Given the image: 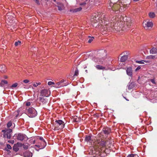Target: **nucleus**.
<instances>
[{"mask_svg": "<svg viewBox=\"0 0 157 157\" xmlns=\"http://www.w3.org/2000/svg\"><path fill=\"white\" fill-rule=\"evenodd\" d=\"M119 19V18H117L116 17H113L110 20L111 25V26H112V25L113 26L111 28L112 29H113L114 28H113V27H114V28L117 31H120L121 29L123 31H127L129 30V28H130L132 24L130 18L126 16H125L124 17L121 16H120L119 17L120 21H122V23H124V26L123 27H122V28L121 29V28L120 27L119 28H118V27L117 25L114 26V24L115 25L117 22L120 21Z\"/></svg>", "mask_w": 157, "mask_h": 157, "instance_id": "nucleus-1", "label": "nucleus"}, {"mask_svg": "<svg viewBox=\"0 0 157 157\" xmlns=\"http://www.w3.org/2000/svg\"><path fill=\"white\" fill-rule=\"evenodd\" d=\"M112 140L111 139L108 138L105 140L102 138L97 139L93 143V146L94 149L98 151H103L107 149V148L111 147L112 144Z\"/></svg>", "mask_w": 157, "mask_h": 157, "instance_id": "nucleus-2", "label": "nucleus"}, {"mask_svg": "<svg viewBox=\"0 0 157 157\" xmlns=\"http://www.w3.org/2000/svg\"><path fill=\"white\" fill-rule=\"evenodd\" d=\"M129 6V4H123L120 2H117L116 3H109L108 8L113 11L118 13L124 10V9Z\"/></svg>", "mask_w": 157, "mask_h": 157, "instance_id": "nucleus-3", "label": "nucleus"}, {"mask_svg": "<svg viewBox=\"0 0 157 157\" xmlns=\"http://www.w3.org/2000/svg\"><path fill=\"white\" fill-rule=\"evenodd\" d=\"M105 17L103 14H94L93 15L91 20L92 24L98 22H100V21H102L105 20Z\"/></svg>", "mask_w": 157, "mask_h": 157, "instance_id": "nucleus-4", "label": "nucleus"}, {"mask_svg": "<svg viewBox=\"0 0 157 157\" xmlns=\"http://www.w3.org/2000/svg\"><path fill=\"white\" fill-rule=\"evenodd\" d=\"M3 133V137L5 139H10L12 136L13 132L12 129L10 128H5L2 131Z\"/></svg>", "mask_w": 157, "mask_h": 157, "instance_id": "nucleus-5", "label": "nucleus"}, {"mask_svg": "<svg viewBox=\"0 0 157 157\" xmlns=\"http://www.w3.org/2000/svg\"><path fill=\"white\" fill-rule=\"evenodd\" d=\"M25 112L26 114L30 117H34L37 114L36 110L33 107H27Z\"/></svg>", "mask_w": 157, "mask_h": 157, "instance_id": "nucleus-6", "label": "nucleus"}, {"mask_svg": "<svg viewBox=\"0 0 157 157\" xmlns=\"http://www.w3.org/2000/svg\"><path fill=\"white\" fill-rule=\"evenodd\" d=\"M13 139L15 140H17L20 141L25 140L27 139V136L21 133L15 134L13 136Z\"/></svg>", "mask_w": 157, "mask_h": 157, "instance_id": "nucleus-7", "label": "nucleus"}, {"mask_svg": "<svg viewBox=\"0 0 157 157\" xmlns=\"http://www.w3.org/2000/svg\"><path fill=\"white\" fill-rule=\"evenodd\" d=\"M54 126L56 130H60L64 128L65 124L62 120H58L55 121Z\"/></svg>", "mask_w": 157, "mask_h": 157, "instance_id": "nucleus-8", "label": "nucleus"}, {"mask_svg": "<svg viewBox=\"0 0 157 157\" xmlns=\"http://www.w3.org/2000/svg\"><path fill=\"white\" fill-rule=\"evenodd\" d=\"M143 26L146 29L151 28L153 26V23L151 21H145L143 22Z\"/></svg>", "mask_w": 157, "mask_h": 157, "instance_id": "nucleus-9", "label": "nucleus"}, {"mask_svg": "<svg viewBox=\"0 0 157 157\" xmlns=\"http://www.w3.org/2000/svg\"><path fill=\"white\" fill-rule=\"evenodd\" d=\"M41 94L42 96L48 97L50 95V92L48 90L44 89L41 91Z\"/></svg>", "mask_w": 157, "mask_h": 157, "instance_id": "nucleus-10", "label": "nucleus"}, {"mask_svg": "<svg viewBox=\"0 0 157 157\" xmlns=\"http://www.w3.org/2000/svg\"><path fill=\"white\" fill-rule=\"evenodd\" d=\"M64 80H62L60 82H57L56 84H55V85L54 86V87L56 88H59L62 86H66V85L65 84L63 83Z\"/></svg>", "mask_w": 157, "mask_h": 157, "instance_id": "nucleus-11", "label": "nucleus"}, {"mask_svg": "<svg viewBox=\"0 0 157 157\" xmlns=\"http://www.w3.org/2000/svg\"><path fill=\"white\" fill-rule=\"evenodd\" d=\"M38 144L37 145H36L35 146H36L38 148H40V149H43L44 148L46 145V142L44 141L43 142L42 144H41L40 142H38L37 143Z\"/></svg>", "mask_w": 157, "mask_h": 157, "instance_id": "nucleus-12", "label": "nucleus"}, {"mask_svg": "<svg viewBox=\"0 0 157 157\" xmlns=\"http://www.w3.org/2000/svg\"><path fill=\"white\" fill-rule=\"evenodd\" d=\"M55 6L58 7V10L60 11H62L63 9H64V6L63 4L61 3H57Z\"/></svg>", "mask_w": 157, "mask_h": 157, "instance_id": "nucleus-13", "label": "nucleus"}, {"mask_svg": "<svg viewBox=\"0 0 157 157\" xmlns=\"http://www.w3.org/2000/svg\"><path fill=\"white\" fill-rule=\"evenodd\" d=\"M126 73L127 75L130 76H132V68L130 67H128L126 70Z\"/></svg>", "mask_w": 157, "mask_h": 157, "instance_id": "nucleus-14", "label": "nucleus"}, {"mask_svg": "<svg viewBox=\"0 0 157 157\" xmlns=\"http://www.w3.org/2000/svg\"><path fill=\"white\" fill-rule=\"evenodd\" d=\"M102 131L105 135L109 134L111 132L110 128L108 127L103 128Z\"/></svg>", "mask_w": 157, "mask_h": 157, "instance_id": "nucleus-15", "label": "nucleus"}, {"mask_svg": "<svg viewBox=\"0 0 157 157\" xmlns=\"http://www.w3.org/2000/svg\"><path fill=\"white\" fill-rule=\"evenodd\" d=\"M7 71L6 67L4 65H0V71L2 73H4Z\"/></svg>", "mask_w": 157, "mask_h": 157, "instance_id": "nucleus-16", "label": "nucleus"}, {"mask_svg": "<svg viewBox=\"0 0 157 157\" xmlns=\"http://www.w3.org/2000/svg\"><path fill=\"white\" fill-rule=\"evenodd\" d=\"M85 141L87 142L91 143L92 142L93 140L91 139V137L89 135L86 136L85 139Z\"/></svg>", "mask_w": 157, "mask_h": 157, "instance_id": "nucleus-17", "label": "nucleus"}, {"mask_svg": "<svg viewBox=\"0 0 157 157\" xmlns=\"http://www.w3.org/2000/svg\"><path fill=\"white\" fill-rule=\"evenodd\" d=\"M23 155L25 157H32V153L29 151H26L23 153Z\"/></svg>", "mask_w": 157, "mask_h": 157, "instance_id": "nucleus-18", "label": "nucleus"}, {"mask_svg": "<svg viewBox=\"0 0 157 157\" xmlns=\"http://www.w3.org/2000/svg\"><path fill=\"white\" fill-rule=\"evenodd\" d=\"M82 9V8L81 7H79V8H75V9H72L70 10V12H72L73 13L79 11H80Z\"/></svg>", "mask_w": 157, "mask_h": 157, "instance_id": "nucleus-19", "label": "nucleus"}, {"mask_svg": "<svg viewBox=\"0 0 157 157\" xmlns=\"http://www.w3.org/2000/svg\"><path fill=\"white\" fill-rule=\"evenodd\" d=\"M151 54H157V49L155 48H153L150 51Z\"/></svg>", "mask_w": 157, "mask_h": 157, "instance_id": "nucleus-20", "label": "nucleus"}, {"mask_svg": "<svg viewBox=\"0 0 157 157\" xmlns=\"http://www.w3.org/2000/svg\"><path fill=\"white\" fill-rule=\"evenodd\" d=\"M40 101L42 104H45L47 103V101L46 99L43 98H40Z\"/></svg>", "mask_w": 157, "mask_h": 157, "instance_id": "nucleus-21", "label": "nucleus"}, {"mask_svg": "<svg viewBox=\"0 0 157 157\" xmlns=\"http://www.w3.org/2000/svg\"><path fill=\"white\" fill-rule=\"evenodd\" d=\"M128 58V56L127 55H125L123 56L121 59V61L122 62H124L126 61Z\"/></svg>", "mask_w": 157, "mask_h": 157, "instance_id": "nucleus-22", "label": "nucleus"}, {"mask_svg": "<svg viewBox=\"0 0 157 157\" xmlns=\"http://www.w3.org/2000/svg\"><path fill=\"white\" fill-rule=\"evenodd\" d=\"M30 143H32L33 144H34L35 143L37 144L38 142H39L37 139L36 137L34 139H32L30 140Z\"/></svg>", "mask_w": 157, "mask_h": 157, "instance_id": "nucleus-23", "label": "nucleus"}, {"mask_svg": "<svg viewBox=\"0 0 157 157\" xmlns=\"http://www.w3.org/2000/svg\"><path fill=\"white\" fill-rule=\"evenodd\" d=\"M7 83L8 82L6 80H2L0 84V86H1L3 87L4 84H7Z\"/></svg>", "mask_w": 157, "mask_h": 157, "instance_id": "nucleus-24", "label": "nucleus"}, {"mask_svg": "<svg viewBox=\"0 0 157 157\" xmlns=\"http://www.w3.org/2000/svg\"><path fill=\"white\" fill-rule=\"evenodd\" d=\"M96 67L97 69L100 70L104 69L105 68V67L100 65H97L96 66Z\"/></svg>", "mask_w": 157, "mask_h": 157, "instance_id": "nucleus-25", "label": "nucleus"}, {"mask_svg": "<svg viewBox=\"0 0 157 157\" xmlns=\"http://www.w3.org/2000/svg\"><path fill=\"white\" fill-rule=\"evenodd\" d=\"M36 138L37 139L38 141H39V140H40L41 141V142H40L42 144L43 142L44 141V142H45L44 139L42 137H40L39 136H37L36 137Z\"/></svg>", "mask_w": 157, "mask_h": 157, "instance_id": "nucleus-26", "label": "nucleus"}, {"mask_svg": "<svg viewBox=\"0 0 157 157\" xmlns=\"http://www.w3.org/2000/svg\"><path fill=\"white\" fill-rule=\"evenodd\" d=\"M148 14L150 17L151 18H154L155 17V14L153 12H150Z\"/></svg>", "mask_w": 157, "mask_h": 157, "instance_id": "nucleus-27", "label": "nucleus"}, {"mask_svg": "<svg viewBox=\"0 0 157 157\" xmlns=\"http://www.w3.org/2000/svg\"><path fill=\"white\" fill-rule=\"evenodd\" d=\"M155 56L150 55L146 57V59H154L155 58Z\"/></svg>", "mask_w": 157, "mask_h": 157, "instance_id": "nucleus-28", "label": "nucleus"}, {"mask_svg": "<svg viewBox=\"0 0 157 157\" xmlns=\"http://www.w3.org/2000/svg\"><path fill=\"white\" fill-rule=\"evenodd\" d=\"M12 122L11 121H9L7 124V127L9 128L12 125Z\"/></svg>", "mask_w": 157, "mask_h": 157, "instance_id": "nucleus-29", "label": "nucleus"}, {"mask_svg": "<svg viewBox=\"0 0 157 157\" xmlns=\"http://www.w3.org/2000/svg\"><path fill=\"white\" fill-rule=\"evenodd\" d=\"M120 2L119 0H110L109 3L115 4L117 2Z\"/></svg>", "mask_w": 157, "mask_h": 157, "instance_id": "nucleus-30", "label": "nucleus"}, {"mask_svg": "<svg viewBox=\"0 0 157 157\" xmlns=\"http://www.w3.org/2000/svg\"><path fill=\"white\" fill-rule=\"evenodd\" d=\"M18 84L16 82L13 84L11 86L10 88H11L13 89V88L16 87L17 86Z\"/></svg>", "mask_w": 157, "mask_h": 157, "instance_id": "nucleus-31", "label": "nucleus"}, {"mask_svg": "<svg viewBox=\"0 0 157 157\" xmlns=\"http://www.w3.org/2000/svg\"><path fill=\"white\" fill-rule=\"evenodd\" d=\"M78 75V69L76 68V70H75V73L74 75V76H77Z\"/></svg>", "mask_w": 157, "mask_h": 157, "instance_id": "nucleus-32", "label": "nucleus"}, {"mask_svg": "<svg viewBox=\"0 0 157 157\" xmlns=\"http://www.w3.org/2000/svg\"><path fill=\"white\" fill-rule=\"evenodd\" d=\"M89 37H90V39L88 40V42L89 43H90L93 40L94 38L93 37H90V36H89Z\"/></svg>", "mask_w": 157, "mask_h": 157, "instance_id": "nucleus-33", "label": "nucleus"}, {"mask_svg": "<svg viewBox=\"0 0 157 157\" xmlns=\"http://www.w3.org/2000/svg\"><path fill=\"white\" fill-rule=\"evenodd\" d=\"M41 84V83L39 82L38 83H36V84L33 83V85L34 86L36 87L38 85H40Z\"/></svg>", "mask_w": 157, "mask_h": 157, "instance_id": "nucleus-34", "label": "nucleus"}, {"mask_svg": "<svg viewBox=\"0 0 157 157\" xmlns=\"http://www.w3.org/2000/svg\"><path fill=\"white\" fill-rule=\"evenodd\" d=\"M21 44V42L19 41H18L17 42H16L15 43V46H17L19 45H20Z\"/></svg>", "mask_w": 157, "mask_h": 157, "instance_id": "nucleus-35", "label": "nucleus"}, {"mask_svg": "<svg viewBox=\"0 0 157 157\" xmlns=\"http://www.w3.org/2000/svg\"><path fill=\"white\" fill-rule=\"evenodd\" d=\"M55 84L54 82L51 81L48 82V85L49 86L51 85H54V86H55Z\"/></svg>", "mask_w": 157, "mask_h": 157, "instance_id": "nucleus-36", "label": "nucleus"}, {"mask_svg": "<svg viewBox=\"0 0 157 157\" xmlns=\"http://www.w3.org/2000/svg\"><path fill=\"white\" fill-rule=\"evenodd\" d=\"M23 148L25 149H27L28 148V146L26 145H23Z\"/></svg>", "mask_w": 157, "mask_h": 157, "instance_id": "nucleus-37", "label": "nucleus"}, {"mask_svg": "<svg viewBox=\"0 0 157 157\" xmlns=\"http://www.w3.org/2000/svg\"><path fill=\"white\" fill-rule=\"evenodd\" d=\"M150 80L152 83L156 84V82L154 79H151Z\"/></svg>", "mask_w": 157, "mask_h": 157, "instance_id": "nucleus-38", "label": "nucleus"}, {"mask_svg": "<svg viewBox=\"0 0 157 157\" xmlns=\"http://www.w3.org/2000/svg\"><path fill=\"white\" fill-rule=\"evenodd\" d=\"M136 62L140 63V64H144V62H143V61H136Z\"/></svg>", "mask_w": 157, "mask_h": 157, "instance_id": "nucleus-39", "label": "nucleus"}, {"mask_svg": "<svg viewBox=\"0 0 157 157\" xmlns=\"http://www.w3.org/2000/svg\"><path fill=\"white\" fill-rule=\"evenodd\" d=\"M6 147L7 148L9 149H11L12 148V147L9 144H7Z\"/></svg>", "mask_w": 157, "mask_h": 157, "instance_id": "nucleus-40", "label": "nucleus"}, {"mask_svg": "<svg viewBox=\"0 0 157 157\" xmlns=\"http://www.w3.org/2000/svg\"><path fill=\"white\" fill-rule=\"evenodd\" d=\"M23 82L25 83H28L29 82V80L28 79H25L23 80Z\"/></svg>", "mask_w": 157, "mask_h": 157, "instance_id": "nucleus-41", "label": "nucleus"}, {"mask_svg": "<svg viewBox=\"0 0 157 157\" xmlns=\"http://www.w3.org/2000/svg\"><path fill=\"white\" fill-rule=\"evenodd\" d=\"M134 155L133 154H130L128 155L127 157H133Z\"/></svg>", "mask_w": 157, "mask_h": 157, "instance_id": "nucleus-42", "label": "nucleus"}, {"mask_svg": "<svg viewBox=\"0 0 157 157\" xmlns=\"http://www.w3.org/2000/svg\"><path fill=\"white\" fill-rule=\"evenodd\" d=\"M31 104V103L30 102H28L26 103V105L27 106H29Z\"/></svg>", "mask_w": 157, "mask_h": 157, "instance_id": "nucleus-43", "label": "nucleus"}, {"mask_svg": "<svg viewBox=\"0 0 157 157\" xmlns=\"http://www.w3.org/2000/svg\"><path fill=\"white\" fill-rule=\"evenodd\" d=\"M141 68L140 67V66H138L136 69V71H137Z\"/></svg>", "mask_w": 157, "mask_h": 157, "instance_id": "nucleus-44", "label": "nucleus"}, {"mask_svg": "<svg viewBox=\"0 0 157 157\" xmlns=\"http://www.w3.org/2000/svg\"><path fill=\"white\" fill-rule=\"evenodd\" d=\"M8 142H9V143H10L12 144H13L14 143V141L13 140H9L8 141Z\"/></svg>", "mask_w": 157, "mask_h": 157, "instance_id": "nucleus-45", "label": "nucleus"}, {"mask_svg": "<svg viewBox=\"0 0 157 157\" xmlns=\"http://www.w3.org/2000/svg\"><path fill=\"white\" fill-rule=\"evenodd\" d=\"M36 3L38 5H40V3L39 2V0H35Z\"/></svg>", "mask_w": 157, "mask_h": 157, "instance_id": "nucleus-46", "label": "nucleus"}, {"mask_svg": "<svg viewBox=\"0 0 157 157\" xmlns=\"http://www.w3.org/2000/svg\"><path fill=\"white\" fill-rule=\"evenodd\" d=\"M17 113L18 114L17 115H16V117H17V116H18V115L19 114V113L20 112V110L19 109L17 110Z\"/></svg>", "mask_w": 157, "mask_h": 157, "instance_id": "nucleus-47", "label": "nucleus"}, {"mask_svg": "<svg viewBox=\"0 0 157 157\" xmlns=\"http://www.w3.org/2000/svg\"><path fill=\"white\" fill-rule=\"evenodd\" d=\"M133 157H139L138 155L136 154L134 155V156Z\"/></svg>", "mask_w": 157, "mask_h": 157, "instance_id": "nucleus-48", "label": "nucleus"}, {"mask_svg": "<svg viewBox=\"0 0 157 157\" xmlns=\"http://www.w3.org/2000/svg\"><path fill=\"white\" fill-rule=\"evenodd\" d=\"M85 4H86L85 3H82L80 4V5H85Z\"/></svg>", "mask_w": 157, "mask_h": 157, "instance_id": "nucleus-49", "label": "nucleus"}, {"mask_svg": "<svg viewBox=\"0 0 157 157\" xmlns=\"http://www.w3.org/2000/svg\"><path fill=\"white\" fill-rule=\"evenodd\" d=\"M74 119L75 121V122H78V120H77V118H74Z\"/></svg>", "mask_w": 157, "mask_h": 157, "instance_id": "nucleus-50", "label": "nucleus"}, {"mask_svg": "<svg viewBox=\"0 0 157 157\" xmlns=\"http://www.w3.org/2000/svg\"><path fill=\"white\" fill-rule=\"evenodd\" d=\"M104 60V59H103L101 61H99L100 63H102L103 61Z\"/></svg>", "mask_w": 157, "mask_h": 157, "instance_id": "nucleus-51", "label": "nucleus"}, {"mask_svg": "<svg viewBox=\"0 0 157 157\" xmlns=\"http://www.w3.org/2000/svg\"><path fill=\"white\" fill-rule=\"evenodd\" d=\"M130 85H129L128 86V89H131V88H130Z\"/></svg>", "mask_w": 157, "mask_h": 157, "instance_id": "nucleus-52", "label": "nucleus"}, {"mask_svg": "<svg viewBox=\"0 0 157 157\" xmlns=\"http://www.w3.org/2000/svg\"><path fill=\"white\" fill-rule=\"evenodd\" d=\"M144 61L146 63H147L148 62V61Z\"/></svg>", "mask_w": 157, "mask_h": 157, "instance_id": "nucleus-53", "label": "nucleus"}, {"mask_svg": "<svg viewBox=\"0 0 157 157\" xmlns=\"http://www.w3.org/2000/svg\"><path fill=\"white\" fill-rule=\"evenodd\" d=\"M7 78V76H6L5 77V78Z\"/></svg>", "mask_w": 157, "mask_h": 157, "instance_id": "nucleus-54", "label": "nucleus"}, {"mask_svg": "<svg viewBox=\"0 0 157 157\" xmlns=\"http://www.w3.org/2000/svg\"><path fill=\"white\" fill-rule=\"evenodd\" d=\"M7 17H8V19L9 18V17H8V15H7Z\"/></svg>", "mask_w": 157, "mask_h": 157, "instance_id": "nucleus-55", "label": "nucleus"}, {"mask_svg": "<svg viewBox=\"0 0 157 157\" xmlns=\"http://www.w3.org/2000/svg\"><path fill=\"white\" fill-rule=\"evenodd\" d=\"M53 1H54V2H56V0H53Z\"/></svg>", "mask_w": 157, "mask_h": 157, "instance_id": "nucleus-56", "label": "nucleus"}, {"mask_svg": "<svg viewBox=\"0 0 157 157\" xmlns=\"http://www.w3.org/2000/svg\"><path fill=\"white\" fill-rule=\"evenodd\" d=\"M7 21H8L9 22H10V21H9V20H8V19L7 20Z\"/></svg>", "mask_w": 157, "mask_h": 157, "instance_id": "nucleus-57", "label": "nucleus"}, {"mask_svg": "<svg viewBox=\"0 0 157 157\" xmlns=\"http://www.w3.org/2000/svg\"><path fill=\"white\" fill-rule=\"evenodd\" d=\"M126 99L127 101H129V100H128V99Z\"/></svg>", "mask_w": 157, "mask_h": 157, "instance_id": "nucleus-58", "label": "nucleus"}, {"mask_svg": "<svg viewBox=\"0 0 157 157\" xmlns=\"http://www.w3.org/2000/svg\"><path fill=\"white\" fill-rule=\"evenodd\" d=\"M86 72H87V70H86Z\"/></svg>", "mask_w": 157, "mask_h": 157, "instance_id": "nucleus-59", "label": "nucleus"}]
</instances>
